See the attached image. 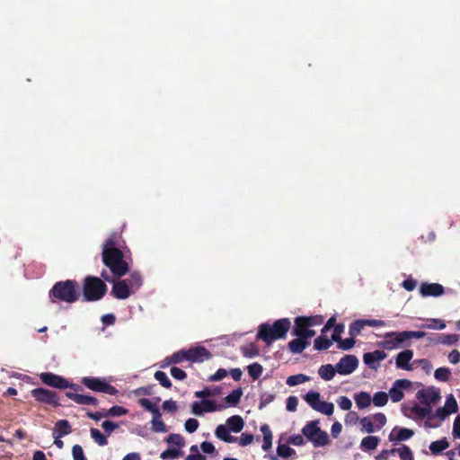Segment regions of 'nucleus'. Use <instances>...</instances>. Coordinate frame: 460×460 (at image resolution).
I'll return each mask as SVG.
<instances>
[{
    "label": "nucleus",
    "mask_w": 460,
    "mask_h": 460,
    "mask_svg": "<svg viewBox=\"0 0 460 460\" xmlns=\"http://www.w3.org/2000/svg\"><path fill=\"white\" fill-rule=\"evenodd\" d=\"M117 236L111 234L102 245V262L111 270V276L119 279L127 274L129 270L128 262L124 260L123 252L116 247Z\"/></svg>",
    "instance_id": "1"
},
{
    "label": "nucleus",
    "mask_w": 460,
    "mask_h": 460,
    "mask_svg": "<svg viewBox=\"0 0 460 460\" xmlns=\"http://www.w3.org/2000/svg\"><path fill=\"white\" fill-rule=\"evenodd\" d=\"M290 328L291 322L288 318L278 319L272 324L263 323L259 325L256 340H261L267 345H270L277 340L286 339Z\"/></svg>",
    "instance_id": "2"
},
{
    "label": "nucleus",
    "mask_w": 460,
    "mask_h": 460,
    "mask_svg": "<svg viewBox=\"0 0 460 460\" xmlns=\"http://www.w3.org/2000/svg\"><path fill=\"white\" fill-rule=\"evenodd\" d=\"M79 296L78 283L72 279L56 282L49 291L52 302L62 301L72 304L78 300Z\"/></svg>",
    "instance_id": "3"
},
{
    "label": "nucleus",
    "mask_w": 460,
    "mask_h": 460,
    "mask_svg": "<svg viewBox=\"0 0 460 460\" xmlns=\"http://www.w3.org/2000/svg\"><path fill=\"white\" fill-rule=\"evenodd\" d=\"M107 292V286L98 277L86 276L83 281L84 300L93 302L101 300Z\"/></svg>",
    "instance_id": "4"
},
{
    "label": "nucleus",
    "mask_w": 460,
    "mask_h": 460,
    "mask_svg": "<svg viewBox=\"0 0 460 460\" xmlns=\"http://www.w3.org/2000/svg\"><path fill=\"white\" fill-rule=\"evenodd\" d=\"M319 420H312L307 422L302 429V434L314 447H324L329 443L328 434L320 429Z\"/></svg>",
    "instance_id": "5"
},
{
    "label": "nucleus",
    "mask_w": 460,
    "mask_h": 460,
    "mask_svg": "<svg viewBox=\"0 0 460 460\" xmlns=\"http://www.w3.org/2000/svg\"><path fill=\"white\" fill-rule=\"evenodd\" d=\"M101 277L107 282L112 283V288L111 294L117 299L124 300L128 298L132 294V290L129 288L128 280H115L116 278L111 277L107 270H103L101 273Z\"/></svg>",
    "instance_id": "6"
},
{
    "label": "nucleus",
    "mask_w": 460,
    "mask_h": 460,
    "mask_svg": "<svg viewBox=\"0 0 460 460\" xmlns=\"http://www.w3.org/2000/svg\"><path fill=\"white\" fill-rule=\"evenodd\" d=\"M81 384L96 393H103L110 395H116L118 394V389L109 384L104 378L84 376L81 379Z\"/></svg>",
    "instance_id": "7"
},
{
    "label": "nucleus",
    "mask_w": 460,
    "mask_h": 460,
    "mask_svg": "<svg viewBox=\"0 0 460 460\" xmlns=\"http://www.w3.org/2000/svg\"><path fill=\"white\" fill-rule=\"evenodd\" d=\"M31 396L39 402L51 405L53 407L60 406L58 402V395L56 392L43 387L32 389L31 391Z\"/></svg>",
    "instance_id": "8"
},
{
    "label": "nucleus",
    "mask_w": 460,
    "mask_h": 460,
    "mask_svg": "<svg viewBox=\"0 0 460 460\" xmlns=\"http://www.w3.org/2000/svg\"><path fill=\"white\" fill-rule=\"evenodd\" d=\"M40 381L50 387L66 390L68 388V380L62 376L51 373L43 372L39 375Z\"/></svg>",
    "instance_id": "9"
},
{
    "label": "nucleus",
    "mask_w": 460,
    "mask_h": 460,
    "mask_svg": "<svg viewBox=\"0 0 460 460\" xmlns=\"http://www.w3.org/2000/svg\"><path fill=\"white\" fill-rule=\"evenodd\" d=\"M291 334L296 337L309 340L315 335V331L310 328L303 316H297L294 320Z\"/></svg>",
    "instance_id": "10"
},
{
    "label": "nucleus",
    "mask_w": 460,
    "mask_h": 460,
    "mask_svg": "<svg viewBox=\"0 0 460 460\" xmlns=\"http://www.w3.org/2000/svg\"><path fill=\"white\" fill-rule=\"evenodd\" d=\"M358 365V360L354 355H345L336 364V370L341 375L351 374Z\"/></svg>",
    "instance_id": "11"
},
{
    "label": "nucleus",
    "mask_w": 460,
    "mask_h": 460,
    "mask_svg": "<svg viewBox=\"0 0 460 460\" xmlns=\"http://www.w3.org/2000/svg\"><path fill=\"white\" fill-rule=\"evenodd\" d=\"M186 352L187 361L190 362L201 363L212 358L210 351L202 346L192 347L189 349H186Z\"/></svg>",
    "instance_id": "12"
},
{
    "label": "nucleus",
    "mask_w": 460,
    "mask_h": 460,
    "mask_svg": "<svg viewBox=\"0 0 460 460\" xmlns=\"http://www.w3.org/2000/svg\"><path fill=\"white\" fill-rule=\"evenodd\" d=\"M417 398L419 402L431 408V405L437 403L440 399L439 391L435 388H427L418 392Z\"/></svg>",
    "instance_id": "13"
},
{
    "label": "nucleus",
    "mask_w": 460,
    "mask_h": 460,
    "mask_svg": "<svg viewBox=\"0 0 460 460\" xmlns=\"http://www.w3.org/2000/svg\"><path fill=\"white\" fill-rule=\"evenodd\" d=\"M411 382L406 379L396 380L389 389L388 396L394 402H400L403 398V392L410 387Z\"/></svg>",
    "instance_id": "14"
},
{
    "label": "nucleus",
    "mask_w": 460,
    "mask_h": 460,
    "mask_svg": "<svg viewBox=\"0 0 460 460\" xmlns=\"http://www.w3.org/2000/svg\"><path fill=\"white\" fill-rule=\"evenodd\" d=\"M457 402L453 394L447 396L445 404L442 408H438L436 411V416L440 420H445L448 415L457 411Z\"/></svg>",
    "instance_id": "15"
},
{
    "label": "nucleus",
    "mask_w": 460,
    "mask_h": 460,
    "mask_svg": "<svg viewBox=\"0 0 460 460\" xmlns=\"http://www.w3.org/2000/svg\"><path fill=\"white\" fill-rule=\"evenodd\" d=\"M66 396L80 405H93L97 406L99 400L92 395L81 394L73 392H66Z\"/></svg>",
    "instance_id": "16"
},
{
    "label": "nucleus",
    "mask_w": 460,
    "mask_h": 460,
    "mask_svg": "<svg viewBox=\"0 0 460 460\" xmlns=\"http://www.w3.org/2000/svg\"><path fill=\"white\" fill-rule=\"evenodd\" d=\"M422 296H439L444 293V288L438 283H422L420 287Z\"/></svg>",
    "instance_id": "17"
},
{
    "label": "nucleus",
    "mask_w": 460,
    "mask_h": 460,
    "mask_svg": "<svg viewBox=\"0 0 460 460\" xmlns=\"http://www.w3.org/2000/svg\"><path fill=\"white\" fill-rule=\"evenodd\" d=\"M413 434L410 429L395 427L391 430L389 439L391 441H404L410 439Z\"/></svg>",
    "instance_id": "18"
},
{
    "label": "nucleus",
    "mask_w": 460,
    "mask_h": 460,
    "mask_svg": "<svg viewBox=\"0 0 460 460\" xmlns=\"http://www.w3.org/2000/svg\"><path fill=\"white\" fill-rule=\"evenodd\" d=\"M310 345L309 340L296 337L288 343V349L292 354L302 353Z\"/></svg>",
    "instance_id": "19"
},
{
    "label": "nucleus",
    "mask_w": 460,
    "mask_h": 460,
    "mask_svg": "<svg viewBox=\"0 0 460 460\" xmlns=\"http://www.w3.org/2000/svg\"><path fill=\"white\" fill-rule=\"evenodd\" d=\"M72 432V428L68 420H59L55 423L53 429L54 438H61L62 437L68 435Z\"/></svg>",
    "instance_id": "20"
},
{
    "label": "nucleus",
    "mask_w": 460,
    "mask_h": 460,
    "mask_svg": "<svg viewBox=\"0 0 460 460\" xmlns=\"http://www.w3.org/2000/svg\"><path fill=\"white\" fill-rule=\"evenodd\" d=\"M413 358V352L410 349L400 352L396 357V366L399 368L410 370L411 367L410 361Z\"/></svg>",
    "instance_id": "21"
},
{
    "label": "nucleus",
    "mask_w": 460,
    "mask_h": 460,
    "mask_svg": "<svg viewBox=\"0 0 460 460\" xmlns=\"http://www.w3.org/2000/svg\"><path fill=\"white\" fill-rule=\"evenodd\" d=\"M229 429L225 425H218L215 430V435L217 438L226 442V443H234L237 441V438L233 437L229 433Z\"/></svg>",
    "instance_id": "22"
},
{
    "label": "nucleus",
    "mask_w": 460,
    "mask_h": 460,
    "mask_svg": "<svg viewBox=\"0 0 460 460\" xmlns=\"http://www.w3.org/2000/svg\"><path fill=\"white\" fill-rule=\"evenodd\" d=\"M365 325L374 326V320H357L354 321L349 329V335L355 337L358 335Z\"/></svg>",
    "instance_id": "23"
},
{
    "label": "nucleus",
    "mask_w": 460,
    "mask_h": 460,
    "mask_svg": "<svg viewBox=\"0 0 460 460\" xmlns=\"http://www.w3.org/2000/svg\"><path fill=\"white\" fill-rule=\"evenodd\" d=\"M226 424L231 431L238 433L243 429L244 421L241 416L234 415L226 420Z\"/></svg>",
    "instance_id": "24"
},
{
    "label": "nucleus",
    "mask_w": 460,
    "mask_h": 460,
    "mask_svg": "<svg viewBox=\"0 0 460 460\" xmlns=\"http://www.w3.org/2000/svg\"><path fill=\"white\" fill-rule=\"evenodd\" d=\"M378 345L385 349H394L398 348V343L395 341L394 332H387L381 341H378Z\"/></svg>",
    "instance_id": "25"
},
{
    "label": "nucleus",
    "mask_w": 460,
    "mask_h": 460,
    "mask_svg": "<svg viewBox=\"0 0 460 460\" xmlns=\"http://www.w3.org/2000/svg\"><path fill=\"white\" fill-rule=\"evenodd\" d=\"M261 431L263 435V443L261 447L264 451H268L272 447V432L267 424L261 427Z\"/></svg>",
    "instance_id": "26"
},
{
    "label": "nucleus",
    "mask_w": 460,
    "mask_h": 460,
    "mask_svg": "<svg viewBox=\"0 0 460 460\" xmlns=\"http://www.w3.org/2000/svg\"><path fill=\"white\" fill-rule=\"evenodd\" d=\"M129 288L135 293L143 284V279L139 272H132L127 279Z\"/></svg>",
    "instance_id": "27"
},
{
    "label": "nucleus",
    "mask_w": 460,
    "mask_h": 460,
    "mask_svg": "<svg viewBox=\"0 0 460 460\" xmlns=\"http://www.w3.org/2000/svg\"><path fill=\"white\" fill-rule=\"evenodd\" d=\"M138 404L145 408L147 411H150L153 414V419L161 418V412L160 410L157 408V406L154 403H152L148 399L146 398H141L138 400Z\"/></svg>",
    "instance_id": "28"
},
{
    "label": "nucleus",
    "mask_w": 460,
    "mask_h": 460,
    "mask_svg": "<svg viewBox=\"0 0 460 460\" xmlns=\"http://www.w3.org/2000/svg\"><path fill=\"white\" fill-rule=\"evenodd\" d=\"M335 372H337L336 367H334L331 364L323 365L318 370L319 376L325 381L332 380L335 376Z\"/></svg>",
    "instance_id": "29"
},
{
    "label": "nucleus",
    "mask_w": 460,
    "mask_h": 460,
    "mask_svg": "<svg viewBox=\"0 0 460 460\" xmlns=\"http://www.w3.org/2000/svg\"><path fill=\"white\" fill-rule=\"evenodd\" d=\"M303 398L314 411L322 402L320 393L315 391H309Z\"/></svg>",
    "instance_id": "30"
},
{
    "label": "nucleus",
    "mask_w": 460,
    "mask_h": 460,
    "mask_svg": "<svg viewBox=\"0 0 460 460\" xmlns=\"http://www.w3.org/2000/svg\"><path fill=\"white\" fill-rule=\"evenodd\" d=\"M243 395V391L241 388H237L233 390L227 396L224 398V401L232 406H236L241 400Z\"/></svg>",
    "instance_id": "31"
},
{
    "label": "nucleus",
    "mask_w": 460,
    "mask_h": 460,
    "mask_svg": "<svg viewBox=\"0 0 460 460\" xmlns=\"http://www.w3.org/2000/svg\"><path fill=\"white\" fill-rule=\"evenodd\" d=\"M355 402L359 409H364L371 404V396L369 394L361 392L355 396Z\"/></svg>",
    "instance_id": "32"
},
{
    "label": "nucleus",
    "mask_w": 460,
    "mask_h": 460,
    "mask_svg": "<svg viewBox=\"0 0 460 460\" xmlns=\"http://www.w3.org/2000/svg\"><path fill=\"white\" fill-rule=\"evenodd\" d=\"M91 438L94 440V442L101 446H106L108 444L107 436L102 434L98 429L91 428L90 429Z\"/></svg>",
    "instance_id": "33"
},
{
    "label": "nucleus",
    "mask_w": 460,
    "mask_h": 460,
    "mask_svg": "<svg viewBox=\"0 0 460 460\" xmlns=\"http://www.w3.org/2000/svg\"><path fill=\"white\" fill-rule=\"evenodd\" d=\"M431 409L430 407L425 405L424 403H421L420 402L419 403H416L411 408V412L419 418H424L427 415L429 414Z\"/></svg>",
    "instance_id": "34"
},
{
    "label": "nucleus",
    "mask_w": 460,
    "mask_h": 460,
    "mask_svg": "<svg viewBox=\"0 0 460 460\" xmlns=\"http://www.w3.org/2000/svg\"><path fill=\"white\" fill-rule=\"evenodd\" d=\"M167 364H180L184 360H187L186 349H181L174 352L172 356L165 358Z\"/></svg>",
    "instance_id": "35"
},
{
    "label": "nucleus",
    "mask_w": 460,
    "mask_h": 460,
    "mask_svg": "<svg viewBox=\"0 0 460 460\" xmlns=\"http://www.w3.org/2000/svg\"><path fill=\"white\" fill-rule=\"evenodd\" d=\"M201 404H202V407H203L205 412H213L216 411H222L227 407V405H224V404L217 405V404H216L215 402H213L211 400H207V399L202 400Z\"/></svg>",
    "instance_id": "36"
},
{
    "label": "nucleus",
    "mask_w": 460,
    "mask_h": 460,
    "mask_svg": "<svg viewBox=\"0 0 460 460\" xmlns=\"http://www.w3.org/2000/svg\"><path fill=\"white\" fill-rule=\"evenodd\" d=\"M332 345V341L325 336H319L314 341V347L317 350H326Z\"/></svg>",
    "instance_id": "37"
},
{
    "label": "nucleus",
    "mask_w": 460,
    "mask_h": 460,
    "mask_svg": "<svg viewBox=\"0 0 460 460\" xmlns=\"http://www.w3.org/2000/svg\"><path fill=\"white\" fill-rule=\"evenodd\" d=\"M309 380V376L304 375V374H297L290 376L287 378V385L289 386H295L300 384H304L306 381Z\"/></svg>",
    "instance_id": "38"
},
{
    "label": "nucleus",
    "mask_w": 460,
    "mask_h": 460,
    "mask_svg": "<svg viewBox=\"0 0 460 460\" xmlns=\"http://www.w3.org/2000/svg\"><path fill=\"white\" fill-rule=\"evenodd\" d=\"M449 447L448 442L446 439H440L432 442L429 445V450L433 454H439Z\"/></svg>",
    "instance_id": "39"
},
{
    "label": "nucleus",
    "mask_w": 460,
    "mask_h": 460,
    "mask_svg": "<svg viewBox=\"0 0 460 460\" xmlns=\"http://www.w3.org/2000/svg\"><path fill=\"white\" fill-rule=\"evenodd\" d=\"M183 455V451L181 449L177 448H168L161 453L160 457L163 460L168 459H176Z\"/></svg>",
    "instance_id": "40"
},
{
    "label": "nucleus",
    "mask_w": 460,
    "mask_h": 460,
    "mask_svg": "<svg viewBox=\"0 0 460 460\" xmlns=\"http://www.w3.org/2000/svg\"><path fill=\"white\" fill-rule=\"evenodd\" d=\"M421 328L430 330H443L446 328V323L440 319H429L427 323L420 326Z\"/></svg>",
    "instance_id": "41"
},
{
    "label": "nucleus",
    "mask_w": 460,
    "mask_h": 460,
    "mask_svg": "<svg viewBox=\"0 0 460 460\" xmlns=\"http://www.w3.org/2000/svg\"><path fill=\"white\" fill-rule=\"evenodd\" d=\"M128 412V409L119 405H115L110 408L109 410L104 411V415H106V417H119L126 415Z\"/></svg>",
    "instance_id": "42"
},
{
    "label": "nucleus",
    "mask_w": 460,
    "mask_h": 460,
    "mask_svg": "<svg viewBox=\"0 0 460 460\" xmlns=\"http://www.w3.org/2000/svg\"><path fill=\"white\" fill-rule=\"evenodd\" d=\"M248 373L253 380H257L262 374L263 367L260 363H252L247 367Z\"/></svg>",
    "instance_id": "43"
},
{
    "label": "nucleus",
    "mask_w": 460,
    "mask_h": 460,
    "mask_svg": "<svg viewBox=\"0 0 460 460\" xmlns=\"http://www.w3.org/2000/svg\"><path fill=\"white\" fill-rule=\"evenodd\" d=\"M166 442L178 447L177 449H181L185 445V440L180 434H170L166 438Z\"/></svg>",
    "instance_id": "44"
},
{
    "label": "nucleus",
    "mask_w": 460,
    "mask_h": 460,
    "mask_svg": "<svg viewBox=\"0 0 460 460\" xmlns=\"http://www.w3.org/2000/svg\"><path fill=\"white\" fill-rule=\"evenodd\" d=\"M155 378L160 383L162 386L164 388H171L172 387V382L167 376L166 373L164 371L158 370L155 373Z\"/></svg>",
    "instance_id": "45"
},
{
    "label": "nucleus",
    "mask_w": 460,
    "mask_h": 460,
    "mask_svg": "<svg viewBox=\"0 0 460 460\" xmlns=\"http://www.w3.org/2000/svg\"><path fill=\"white\" fill-rule=\"evenodd\" d=\"M315 411L327 416H331L333 413L334 406L333 403L332 402L322 401L315 409Z\"/></svg>",
    "instance_id": "46"
},
{
    "label": "nucleus",
    "mask_w": 460,
    "mask_h": 460,
    "mask_svg": "<svg viewBox=\"0 0 460 460\" xmlns=\"http://www.w3.org/2000/svg\"><path fill=\"white\" fill-rule=\"evenodd\" d=\"M451 372L447 367H439L435 371L434 376L437 380L446 382L449 379Z\"/></svg>",
    "instance_id": "47"
},
{
    "label": "nucleus",
    "mask_w": 460,
    "mask_h": 460,
    "mask_svg": "<svg viewBox=\"0 0 460 460\" xmlns=\"http://www.w3.org/2000/svg\"><path fill=\"white\" fill-rule=\"evenodd\" d=\"M278 456L288 458L296 454V451L287 445H279L277 447Z\"/></svg>",
    "instance_id": "48"
},
{
    "label": "nucleus",
    "mask_w": 460,
    "mask_h": 460,
    "mask_svg": "<svg viewBox=\"0 0 460 460\" xmlns=\"http://www.w3.org/2000/svg\"><path fill=\"white\" fill-rule=\"evenodd\" d=\"M151 425H152L151 429L154 432H166L167 431L166 425L161 420V418L152 419Z\"/></svg>",
    "instance_id": "49"
},
{
    "label": "nucleus",
    "mask_w": 460,
    "mask_h": 460,
    "mask_svg": "<svg viewBox=\"0 0 460 460\" xmlns=\"http://www.w3.org/2000/svg\"><path fill=\"white\" fill-rule=\"evenodd\" d=\"M275 400L274 394L263 393L260 398L259 409L261 410Z\"/></svg>",
    "instance_id": "50"
},
{
    "label": "nucleus",
    "mask_w": 460,
    "mask_h": 460,
    "mask_svg": "<svg viewBox=\"0 0 460 460\" xmlns=\"http://www.w3.org/2000/svg\"><path fill=\"white\" fill-rule=\"evenodd\" d=\"M395 335V341L398 343V347L401 346V344L406 342L407 341L411 340V331H404V332H394Z\"/></svg>",
    "instance_id": "51"
},
{
    "label": "nucleus",
    "mask_w": 460,
    "mask_h": 460,
    "mask_svg": "<svg viewBox=\"0 0 460 460\" xmlns=\"http://www.w3.org/2000/svg\"><path fill=\"white\" fill-rule=\"evenodd\" d=\"M72 456L74 460H87L83 447L80 445H74L72 447Z\"/></svg>",
    "instance_id": "52"
},
{
    "label": "nucleus",
    "mask_w": 460,
    "mask_h": 460,
    "mask_svg": "<svg viewBox=\"0 0 460 460\" xmlns=\"http://www.w3.org/2000/svg\"><path fill=\"white\" fill-rule=\"evenodd\" d=\"M338 348L343 350H349L355 345V340L353 337L347 339H341L338 342Z\"/></svg>",
    "instance_id": "53"
},
{
    "label": "nucleus",
    "mask_w": 460,
    "mask_h": 460,
    "mask_svg": "<svg viewBox=\"0 0 460 460\" xmlns=\"http://www.w3.org/2000/svg\"><path fill=\"white\" fill-rule=\"evenodd\" d=\"M303 318L307 322L310 328L320 325L323 322V317L322 315L303 316Z\"/></svg>",
    "instance_id": "54"
},
{
    "label": "nucleus",
    "mask_w": 460,
    "mask_h": 460,
    "mask_svg": "<svg viewBox=\"0 0 460 460\" xmlns=\"http://www.w3.org/2000/svg\"><path fill=\"white\" fill-rule=\"evenodd\" d=\"M398 455L402 460H413V456L411 449L403 446L397 449Z\"/></svg>",
    "instance_id": "55"
},
{
    "label": "nucleus",
    "mask_w": 460,
    "mask_h": 460,
    "mask_svg": "<svg viewBox=\"0 0 460 460\" xmlns=\"http://www.w3.org/2000/svg\"><path fill=\"white\" fill-rule=\"evenodd\" d=\"M102 427L107 434V437H109L116 429L119 428V425L113 421L105 420L102 423Z\"/></svg>",
    "instance_id": "56"
},
{
    "label": "nucleus",
    "mask_w": 460,
    "mask_h": 460,
    "mask_svg": "<svg viewBox=\"0 0 460 460\" xmlns=\"http://www.w3.org/2000/svg\"><path fill=\"white\" fill-rule=\"evenodd\" d=\"M199 421L196 420V419H193V418H190L188 419L186 421H185V429L189 432V433H193L195 432L198 428H199Z\"/></svg>",
    "instance_id": "57"
},
{
    "label": "nucleus",
    "mask_w": 460,
    "mask_h": 460,
    "mask_svg": "<svg viewBox=\"0 0 460 460\" xmlns=\"http://www.w3.org/2000/svg\"><path fill=\"white\" fill-rule=\"evenodd\" d=\"M254 436L249 433H243L238 438V443L241 447H246L252 443Z\"/></svg>",
    "instance_id": "58"
},
{
    "label": "nucleus",
    "mask_w": 460,
    "mask_h": 460,
    "mask_svg": "<svg viewBox=\"0 0 460 460\" xmlns=\"http://www.w3.org/2000/svg\"><path fill=\"white\" fill-rule=\"evenodd\" d=\"M297 404L298 399L296 396L290 395L287 398L286 408L288 411H296Z\"/></svg>",
    "instance_id": "59"
},
{
    "label": "nucleus",
    "mask_w": 460,
    "mask_h": 460,
    "mask_svg": "<svg viewBox=\"0 0 460 460\" xmlns=\"http://www.w3.org/2000/svg\"><path fill=\"white\" fill-rule=\"evenodd\" d=\"M170 372L172 376L176 380L181 381L187 377L186 372L177 367H172Z\"/></svg>",
    "instance_id": "60"
},
{
    "label": "nucleus",
    "mask_w": 460,
    "mask_h": 460,
    "mask_svg": "<svg viewBox=\"0 0 460 460\" xmlns=\"http://www.w3.org/2000/svg\"><path fill=\"white\" fill-rule=\"evenodd\" d=\"M343 331H344V325L342 323L336 324L334 326L331 340L335 342H338L339 341H341V335L343 332Z\"/></svg>",
    "instance_id": "61"
},
{
    "label": "nucleus",
    "mask_w": 460,
    "mask_h": 460,
    "mask_svg": "<svg viewBox=\"0 0 460 460\" xmlns=\"http://www.w3.org/2000/svg\"><path fill=\"white\" fill-rule=\"evenodd\" d=\"M340 408L343 411H349L351 406H352V402L350 401L349 398H348L347 396H341L338 401H337Z\"/></svg>",
    "instance_id": "62"
},
{
    "label": "nucleus",
    "mask_w": 460,
    "mask_h": 460,
    "mask_svg": "<svg viewBox=\"0 0 460 460\" xmlns=\"http://www.w3.org/2000/svg\"><path fill=\"white\" fill-rule=\"evenodd\" d=\"M226 376H227V371L224 368H219L217 370V372L214 375H212L208 377V381L217 382V381H220L223 378H225Z\"/></svg>",
    "instance_id": "63"
},
{
    "label": "nucleus",
    "mask_w": 460,
    "mask_h": 460,
    "mask_svg": "<svg viewBox=\"0 0 460 460\" xmlns=\"http://www.w3.org/2000/svg\"><path fill=\"white\" fill-rule=\"evenodd\" d=\"M452 436L455 439H460V414H458L454 420Z\"/></svg>",
    "instance_id": "64"
}]
</instances>
